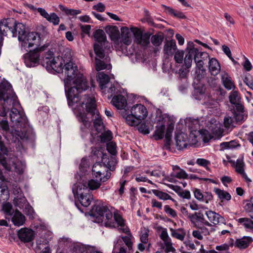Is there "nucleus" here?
I'll use <instances>...</instances> for the list:
<instances>
[{"label":"nucleus","instance_id":"obj_1","mask_svg":"<svg viewBox=\"0 0 253 253\" xmlns=\"http://www.w3.org/2000/svg\"><path fill=\"white\" fill-rule=\"evenodd\" d=\"M62 69V73L66 77L64 79L65 89L69 87L70 82L75 79L73 82L75 85L69 88L66 93L68 105L73 106L79 101V94L87 88L88 84L83 75L79 73L77 66L72 61L65 63Z\"/></svg>","mask_w":253,"mask_h":253},{"label":"nucleus","instance_id":"obj_2","mask_svg":"<svg viewBox=\"0 0 253 253\" xmlns=\"http://www.w3.org/2000/svg\"><path fill=\"white\" fill-rule=\"evenodd\" d=\"M92 212L106 227L115 228L116 225L120 227L125 225V220L118 211H114L113 216L112 212L106 206H95L92 208Z\"/></svg>","mask_w":253,"mask_h":253},{"label":"nucleus","instance_id":"obj_3","mask_svg":"<svg viewBox=\"0 0 253 253\" xmlns=\"http://www.w3.org/2000/svg\"><path fill=\"white\" fill-rule=\"evenodd\" d=\"M0 101H3L4 107L8 105H19L11 85L6 81H3L0 83Z\"/></svg>","mask_w":253,"mask_h":253},{"label":"nucleus","instance_id":"obj_4","mask_svg":"<svg viewBox=\"0 0 253 253\" xmlns=\"http://www.w3.org/2000/svg\"><path fill=\"white\" fill-rule=\"evenodd\" d=\"M85 99L86 100L84 101L82 104V105H85L86 111L88 113H90L92 115H96L95 119L93 121V125L96 131L99 132L103 130L104 126L98 112L96 109L95 99L92 97L86 96Z\"/></svg>","mask_w":253,"mask_h":253},{"label":"nucleus","instance_id":"obj_5","mask_svg":"<svg viewBox=\"0 0 253 253\" xmlns=\"http://www.w3.org/2000/svg\"><path fill=\"white\" fill-rule=\"evenodd\" d=\"M47 47V44H44L25 54L23 56V59L27 67H31L38 65L40 60V52L45 50Z\"/></svg>","mask_w":253,"mask_h":253},{"label":"nucleus","instance_id":"obj_6","mask_svg":"<svg viewBox=\"0 0 253 253\" xmlns=\"http://www.w3.org/2000/svg\"><path fill=\"white\" fill-rule=\"evenodd\" d=\"M20 46L21 50H27L34 46H38L41 44V37L37 32H28L20 41Z\"/></svg>","mask_w":253,"mask_h":253},{"label":"nucleus","instance_id":"obj_7","mask_svg":"<svg viewBox=\"0 0 253 253\" xmlns=\"http://www.w3.org/2000/svg\"><path fill=\"white\" fill-rule=\"evenodd\" d=\"M72 191L74 196H77L78 201L81 206L87 207L90 205L93 200V197L89 192L79 187L78 184H74Z\"/></svg>","mask_w":253,"mask_h":253},{"label":"nucleus","instance_id":"obj_8","mask_svg":"<svg viewBox=\"0 0 253 253\" xmlns=\"http://www.w3.org/2000/svg\"><path fill=\"white\" fill-rule=\"evenodd\" d=\"M9 115L11 121L17 126V128L24 126L26 124L27 118L23 111L12 108Z\"/></svg>","mask_w":253,"mask_h":253},{"label":"nucleus","instance_id":"obj_9","mask_svg":"<svg viewBox=\"0 0 253 253\" xmlns=\"http://www.w3.org/2000/svg\"><path fill=\"white\" fill-rule=\"evenodd\" d=\"M43 64L46 65V67H51L55 71L60 70L62 68V63H58L54 57L53 52L51 51H48L43 58Z\"/></svg>","mask_w":253,"mask_h":253},{"label":"nucleus","instance_id":"obj_10","mask_svg":"<svg viewBox=\"0 0 253 253\" xmlns=\"http://www.w3.org/2000/svg\"><path fill=\"white\" fill-rule=\"evenodd\" d=\"M190 217V220L197 228L204 225L211 226V224L205 219L204 214L201 212H195Z\"/></svg>","mask_w":253,"mask_h":253},{"label":"nucleus","instance_id":"obj_11","mask_svg":"<svg viewBox=\"0 0 253 253\" xmlns=\"http://www.w3.org/2000/svg\"><path fill=\"white\" fill-rule=\"evenodd\" d=\"M133 27H131L130 29L126 27H123L121 28V42H120V46H121L120 49H122V46L123 43L125 44L126 45H130L132 42V38L133 32L132 30V28Z\"/></svg>","mask_w":253,"mask_h":253},{"label":"nucleus","instance_id":"obj_12","mask_svg":"<svg viewBox=\"0 0 253 253\" xmlns=\"http://www.w3.org/2000/svg\"><path fill=\"white\" fill-rule=\"evenodd\" d=\"M130 112L135 118L141 121L144 119L147 116L146 108L141 104H137L133 106Z\"/></svg>","mask_w":253,"mask_h":253},{"label":"nucleus","instance_id":"obj_13","mask_svg":"<svg viewBox=\"0 0 253 253\" xmlns=\"http://www.w3.org/2000/svg\"><path fill=\"white\" fill-rule=\"evenodd\" d=\"M132 30L136 43L143 46H147L149 43V36L147 35H143L138 28H133Z\"/></svg>","mask_w":253,"mask_h":253},{"label":"nucleus","instance_id":"obj_14","mask_svg":"<svg viewBox=\"0 0 253 253\" xmlns=\"http://www.w3.org/2000/svg\"><path fill=\"white\" fill-rule=\"evenodd\" d=\"M160 237L164 242L163 249L165 253H168L175 251V249L172 246L171 240L169 236L167 229H163Z\"/></svg>","mask_w":253,"mask_h":253},{"label":"nucleus","instance_id":"obj_15","mask_svg":"<svg viewBox=\"0 0 253 253\" xmlns=\"http://www.w3.org/2000/svg\"><path fill=\"white\" fill-rule=\"evenodd\" d=\"M177 46L174 40H166L164 42L163 53L166 58L172 57L177 50Z\"/></svg>","mask_w":253,"mask_h":253},{"label":"nucleus","instance_id":"obj_16","mask_svg":"<svg viewBox=\"0 0 253 253\" xmlns=\"http://www.w3.org/2000/svg\"><path fill=\"white\" fill-rule=\"evenodd\" d=\"M17 235L21 241L24 243L30 242L35 237L34 231L28 228H21L17 233Z\"/></svg>","mask_w":253,"mask_h":253},{"label":"nucleus","instance_id":"obj_17","mask_svg":"<svg viewBox=\"0 0 253 253\" xmlns=\"http://www.w3.org/2000/svg\"><path fill=\"white\" fill-rule=\"evenodd\" d=\"M192 49L195 51L194 54V61L197 68H202L204 64V61L209 58V54L206 52L199 51L197 48L192 46Z\"/></svg>","mask_w":253,"mask_h":253},{"label":"nucleus","instance_id":"obj_18","mask_svg":"<svg viewBox=\"0 0 253 253\" xmlns=\"http://www.w3.org/2000/svg\"><path fill=\"white\" fill-rule=\"evenodd\" d=\"M120 229L122 230L123 232L126 233V235L122 236L121 239H119L124 243L125 247H127L129 250L132 249L133 245L132 239L133 238V236L129 230V229L127 226H125V225H123V227H121Z\"/></svg>","mask_w":253,"mask_h":253},{"label":"nucleus","instance_id":"obj_19","mask_svg":"<svg viewBox=\"0 0 253 253\" xmlns=\"http://www.w3.org/2000/svg\"><path fill=\"white\" fill-rule=\"evenodd\" d=\"M37 10L42 16L50 23H52L54 25L59 24L60 18L55 13L52 12L49 14L44 9L41 7L37 8Z\"/></svg>","mask_w":253,"mask_h":253},{"label":"nucleus","instance_id":"obj_20","mask_svg":"<svg viewBox=\"0 0 253 253\" xmlns=\"http://www.w3.org/2000/svg\"><path fill=\"white\" fill-rule=\"evenodd\" d=\"M101 182L100 181L92 179L84 183H77L75 184H78L79 187L89 192L90 190L93 191L98 189L101 185Z\"/></svg>","mask_w":253,"mask_h":253},{"label":"nucleus","instance_id":"obj_21","mask_svg":"<svg viewBox=\"0 0 253 253\" xmlns=\"http://www.w3.org/2000/svg\"><path fill=\"white\" fill-rule=\"evenodd\" d=\"M176 146L178 150H181L186 148L189 144L188 137L187 134L181 132L178 134L175 137Z\"/></svg>","mask_w":253,"mask_h":253},{"label":"nucleus","instance_id":"obj_22","mask_svg":"<svg viewBox=\"0 0 253 253\" xmlns=\"http://www.w3.org/2000/svg\"><path fill=\"white\" fill-rule=\"evenodd\" d=\"M107 32L109 35L111 40L114 42L115 48L118 50H120V48H121L120 42L119 41L120 32L118 27L116 26L110 27Z\"/></svg>","mask_w":253,"mask_h":253},{"label":"nucleus","instance_id":"obj_23","mask_svg":"<svg viewBox=\"0 0 253 253\" xmlns=\"http://www.w3.org/2000/svg\"><path fill=\"white\" fill-rule=\"evenodd\" d=\"M193 46L194 44L192 42H188V46L186 48L187 53L184 60V65L188 69L191 67L194 54H195V51L192 49V46Z\"/></svg>","mask_w":253,"mask_h":253},{"label":"nucleus","instance_id":"obj_24","mask_svg":"<svg viewBox=\"0 0 253 253\" xmlns=\"http://www.w3.org/2000/svg\"><path fill=\"white\" fill-rule=\"evenodd\" d=\"M102 163L106 167L107 169L113 171L115 169L117 161L115 157L108 156L107 154H103L102 157Z\"/></svg>","mask_w":253,"mask_h":253},{"label":"nucleus","instance_id":"obj_25","mask_svg":"<svg viewBox=\"0 0 253 253\" xmlns=\"http://www.w3.org/2000/svg\"><path fill=\"white\" fill-rule=\"evenodd\" d=\"M110 58L106 57L103 59H96L95 60V69L97 71H101L104 69L110 70L112 66L110 63Z\"/></svg>","mask_w":253,"mask_h":253},{"label":"nucleus","instance_id":"obj_26","mask_svg":"<svg viewBox=\"0 0 253 253\" xmlns=\"http://www.w3.org/2000/svg\"><path fill=\"white\" fill-rule=\"evenodd\" d=\"M97 81L99 84L101 89L103 92L106 91V88H107V84H109L110 78L109 76L104 72H100L97 75Z\"/></svg>","mask_w":253,"mask_h":253},{"label":"nucleus","instance_id":"obj_27","mask_svg":"<svg viewBox=\"0 0 253 253\" xmlns=\"http://www.w3.org/2000/svg\"><path fill=\"white\" fill-rule=\"evenodd\" d=\"M111 102L113 106L118 109H124L126 105V98L122 95L114 96Z\"/></svg>","mask_w":253,"mask_h":253},{"label":"nucleus","instance_id":"obj_28","mask_svg":"<svg viewBox=\"0 0 253 253\" xmlns=\"http://www.w3.org/2000/svg\"><path fill=\"white\" fill-rule=\"evenodd\" d=\"M209 70L212 76L217 75L220 71V66L217 60L214 58L210 59L209 62Z\"/></svg>","mask_w":253,"mask_h":253},{"label":"nucleus","instance_id":"obj_29","mask_svg":"<svg viewBox=\"0 0 253 253\" xmlns=\"http://www.w3.org/2000/svg\"><path fill=\"white\" fill-rule=\"evenodd\" d=\"M206 215L209 220V222H211L215 225L217 224L220 222H223L224 221L223 217L219 214L211 211H207L206 212Z\"/></svg>","mask_w":253,"mask_h":253},{"label":"nucleus","instance_id":"obj_30","mask_svg":"<svg viewBox=\"0 0 253 253\" xmlns=\"http://www.w3.org/2000/svg\"><path fill=\"white\" fill-rule=\"evenodd\" d=\"M253 242V239L249 236H244L241 239H237L235 242V246L240 249H245L249 247L250 244Z\"/></svg>","mask_w":253,"mask_h":253},{"label":"nucleus","instance_id":"obj_31","mask_svg":"<svg viewBox=\"0 0 253 253\" xmlns=\"http://www.w3.org/2000/svg\"><path fill=\"white\" fill-rule=\"evenodd\" d=\"M221 78L223 84L225 88L230 90L235 87L234 82L228 73L225 72H222Z\"/></svg>","mask_w":253,"mask_h":253},{"label":"nucleus","instance_id":"obj_32","mask_svg":"<svg viewBox=\"0 0 253 253\" xmlns=\"http://www.w3.org/2000/svg\"><path fill=\"white\" fill-rule=\"evenodd\" d=\"M169 230L170 231L171 236L172 238L180 241H184L186 236V231L183 228H180L175 229L170 228Z\"/></svg>","mask_w":253,"mask_h":253},{"label":"nucleus","instance_id":"obj_33","mask_svg":"<svg viewBox=\"0 0 253 253\" xmlns=\"http://www.w3.org/2000/svg\"><path fill=\"white\" fill-rule=\"evenodd\" d=\"M94 37L97 42L96 43L101 45H106L108 43L105 33L102 30H97L94 33Z\"/></svg>","mask_w":253,"mask_h":253},{"label":"nucleus","instance_id":"obj_34","mask_svg":"<svg viewBox=\"0 0 253 253\" xmlns=\"http://www.w3.org/2000/svg\"><path fill=\"white\" fill-rule=\"evenodd\" d=\"M25 220V216L19 211L16 210L12 218L14 225L17 226H21L24 224Z\"/></svg>","mask_w":253,"mask_h":253},{"label":"nucleus","instance_id":"obj_35","mask_svg":"<svg viewBox=\"0 0 253 253\" xmlns=\"http://www.w3.org/2000/svg\"><path fill=\"white\" fill-rule=\"evenodd\" d=\"M162 6L164 8L165 11L169 15L180 19H186V18L184 14L181 11L175 10L172 8L164 4H162Z\"/></svg>","mask_w":253,"mask_h":253},{"label":"nucleus","instance_id":"obj_36","mask_svg":"<svg viewBox=\"0 0 253 253\" xmlns=\"http://www.w3.org/2000/svg\"><path fill=\"white\" fill-rule=\"evenodd\" d=\"M172 169L173 172L171 173V176L178 179H187L188 178V174L186 171L183 169H180L177 166H173Z\"/></svg>","mask_w":253,"mask_h":253},{"label":"nucleus","instance_id":"obj_37","mask_svg":"<svg viewBox=\"0 0 253 253\" xmlns=\"http://www.w3.org/2000/svg\"><path fill=\"white\" fill-rule=\"evenodd\" d=\"M106 45H101L99 43H95L94 44V50L96 55L95 60L96 59H100L105 58L106 57H109L106 55L103 47Z\"/></svg>","mask_w":253,"mask_h":253},{"label":"nucleus","instance_id":"obj_38","mask_svg":"<svg viewBox=\"0 0 253 253\" xmlns=\"http://www.w3.org/2000/svg\"><path fill=\"white\" fill-rule=\"evenodd\" d=\"M113 253H127L126 248L120 239L114 243Z\"/></svg>","mask_w":253,"mask_h":253},{"label":"nucleus","instance_id":"obj_39","mask_svg":"<svg viewBox=\"0 0 253 253\" xmlns=\"http://www.w3.org/2000/svg\"><path fill=\"white\" fill-rule=\"evenodd\" d=\"M165 130V125L161 124L156 126V130L153 134V137L156 140L161 139L164 136V132Z\"/></svg>","mask_w":253,"mask_h":253},{"label":"nucleus","instance_id":"obj_40","mask_svg":"<svg viewBox=\"0 0 253 253\" xmlns=\"http://www.w3.org/2000/svg\"><path fill=\"white\" fill-rule=\"evenodd\" d=\"M106 167L102 163H95L92 169V171L93 175L98 176L102 171H104V169H106Z\"/></svg>","mask_w":253,"mask_h":253},{"label":"nucleus","instance_id":"obj_41","mask_svg":"<svg viewBox=\"0 0 253 253\" xmlns=\"http://www.w3.org/2000/svg\"><path fill=\"white\" fill-rule=\"evenodd\" d=\"M237 221L242 224L245 228L253 231V220L251 218L242 217L237 219Z\"/></svg>","mask_w":253,"mask_h":253},{"label":"nucleus","instance_id":"obj_42","mask_svg":"<svg viewBox=\"0 0 253 253\" xmlns=\"http://www.w3.org/2000/svg\"><path fill=\"white\" fill-rule=\"evenodd\" d=\"M214 192L217 195L218 197L222 200H225L229 201L231 198V196L228 192L221 190L220 189L214 188Z\"/></svg>","mask_w":253,"mask_h":253},{"label":"nucleus","instance_id":"obj_43","mask_svg":"<svg viewBox=\"0 0 253 253\" xmlns=\"http://www.w3.org/2000/svg\"><path fill=\"white\" fill-rule=\"evenodd\" d=\"M152 192L160 200L164 201L170 200L174 201L172 197L167 193L156 189L152 190Z\"/></svg>","mask_w":253,"mask_h":253},{"label":"nucleus","instance_id":"obj_44","mask_svg":"<svg viewBox=\"0 0 253 253\" xmlns=\"http://www.w3.org/2000/svg\"><path fill=\"white\" fill-rule=\"evenodd\" d=\"M58 6L59 9L67 15L76 16L81 13L80 10L70 9L62 4H59Z\"/></svg>","mask_w":253,"mask_h":253},{"label":"nucleus","instance_id":"obj_45","mask_svg":"<svg viewBox=\"0 0 253 253\" xmlns=\"http://www.w3.org/2000/svg\"><path fill=\"white\" fill-rule=\"evenodd\" d=\"M150 230L148 228L143 227L141 228L139 236L140 240L143 244H147L148 242V237Z\"/></svg>","mask_w":253,"mask_h":253},{"label":"nucleus","instance_id":"obj_46","mask_svg":"<svg viewBox=\"0 0 253 253\" xmlns=\"http://www.w3.org/2000/svg\"><path fill=\"white\" fill-rule=\"evenodd\" d=\"M27 200L23 194H20L14 197L13 199V204L15 206L19 208L23 207L26 203Z\"/></svg>","mask_w":253,"mask_h":253},{"label":"nucleus","instance_id":"obj_47","mask_svg":"<svg viewBox=\"0 0 253 253\" xmlns=\"http://www.w3.org/2000/svg\"><path fill=\"white\" fill-rule=\"evenodd\" d=\"M111 172L108 170V169H104V171H102L98 176L95 177L99 179V181L101 182H104L107 181L111 177Z\"/></svg>","mask_w":253,"mask_h":253},{"label":"nucleus","instance_id":"obj_48","mask_svg":"<svg viewBox=\"0 0 253 253\" xmlns=\"http://www.w3.org/2000/svg\"><path fill=\"white\" fill-rule=\"evenodd\" d=\"M245 163L242 159H237L235 165V171L239 174L245 172Z\"/></svg>","mask_w":253,"mask_h":253},{"label":"nucleus","instance_id":"obj_49","mask_svg":"<svg viewBox=\"0 0 253 253\" xmlns=\"http://www.w3.org/2000/svg\"><path fill=\"white\" fill-rule=\"evenodd\" d=\"M164 40V37L163 35L156 34L152 36L151 38V41L152 43L155 46H158L160 45Z\"/></svg>","mask_w":253,"mask_h":253},{"label":"nucleus","instance_id":"obj_50","mask_svg":"<svg viewBox=\"0 0 253 253\" xmlns=\"http://www.w3.org/2000/svg\"><path fill=\"white\" fill-rule=\"evenodd\" d=\"M126 122L129 126H137L140 123V121L135 118L131 113L126 117Z\"/></svg>","mask_w":253,"mask_h":253},{"label":"nucleus","instance_id":"obj_51","mask_svg":"<svg viewBox=\"0 0 253 253\" xmlns=\"http://www.w3.org/2000/svg\"><path fill=\"white\" fill-rule=\"evenodd\" d=\"M174 59L176 63H182L183 61L184 51L182 50H177L174 52Z\"/></svg>","mask_w":253,"mask_h":253},{"label":"nucleus","instance_id":"obj_52","mask_svg":"<svg viewBox=\"0 0 253 253\" xmlns=\"http://www.w3.org/2000/svg\"><path fill=\"white\" fill-rule=\"evenodd\" d=\"M229 100L231 103L237 104L240 102V97L237 91H232L229 95Z\"/></svg>","mask_w":253,"mask_h":253},{"label":"nucleus","instance_id":"obj_53","mask_svg":"<svg viewBox=\"0 0 253 253\" xmlns=\"http://www.w3.org/2000/svg\"><path fill=\"white\" fill-rule=\"evenodd\" d=\"M236 123L233 118L230 116H226L224 119V126L227 128H232L235 126L234 124Z\"/></svg>","mask_w":253,"mask_h":253},{"label":"nucleus","instance_id":"obj_54","mask_svg":"<svg viewBox=\"0 0 253 253\" xmlns=\"http://www.w3.org/2000/svg\"><path fill=\"white\" fill-rule=\"evenodd\" d=\"M112 138V133L110 130L105 131L100 136L101 141L103 142L111 141Z\"/></svg>","mask_w":253,"mask_h":253},{"label":"nucleus","instance_id":"obj_55","mask_svg":"<svg viewBox=\"0 0 253 253\" xmlns=\"http://www.w3.org/2000/svg\"><path fill=\"white\" fill-rule=\"evenodd\" d=\"M137 126V129L140 133L146 134L150 132L149 126L146 123L140 124Z\"/></svg>","mask_w":253,"mask_h":253},{"label":"nucleus","instance_id":"obj_56","mask_svg":"<svg viewBox=\"0 0 253 253\" xmlns=\"http://www.w3.org/2000/svg\"><path fill=\"white\" fill-rule=\"evenodd\" d=\"M11 133L13 136H15L18 139H23L26 136V133L19 129L12 130Z\"/></svg>","mask_w":253,"mask_h":253},{"label":"nucleus","instance_id":"obj_57","mask_svg":"<svg viewBox=\"0 0 253 253\" xmlns=\"http://www.w3.org/2000/svg\"><path fill=\"white\" fill-rule=\"evenodd\" d=\"M107 150L112 155H116L117 153L116 143L114 142L107 143Z\"/></svg>","mask_w":253,"mask_h":253},{"label":"nucleus","instance_id":"obj_58","mask_svg":"<svg viewBox=\"0 0 253 253\" xmlns=\"http://www.w3.org/2000/svg\"><path fill=\"white\" fill-rule=\"evenodd\" d=\"M165 212L171 217L175 218L177 216V213L175 210L171 208L169 205H166L164 207Z\"/></svg>","mask_w":253,"mask_h":253},{"label":"nucleus","instance_id":"obj_59","mask_svg":"<svg viewBox=\"0 0 253 253\" xmlns=\"http://www.w3.org/2000/svg\"><path fill=\"white\" fill-rule=\"evenodd\" d=\"M234 114V118L236 123H241L245 121L246 116L244 113H235Z\"/></svg>","mask_w":253,"mask_h":253},{"label":"nucleus","instance_id":"obj_60","mask_svg":"<svg viewBox=\"0 0 253 253\" xmlns=\"http://www.w3.org/2000/svg\"><path fill=\"white\" fill-rule=\"evenodd\" d=\"M2 210L7 215H10L13 213L12 206L9 203H6L2 206Z\"/></svg>","mask_w":253,"mask_h":253},{"label":"nucleus","instance_id":"obj_61","mask_svg":"<svg viewBox=\"0 0 253 253\" xmlns=\"http://www.w3.org/2000/svg\"><path fill=\"white\" fill-rule=\"evenodd\" d=\"M150 174L156 177H160L162 176H165V173L162 170L161 167H158L157 169L150 172Z\"/></svg>","mask_w":253,"mask_h":253},{"label":"nucleus","instance_id":"obj_62","mask_svg":"<svg viewBox=\"0 0 253 253\" xmlns=\"http://www.w3.org/2000/svg\"><path fill=\"white\" fill-rule=\"evenodd\" d=\"M244 209L249 214V216L253 213V205L249 201L245 202Z\"/></svg>","mask_w":253,"mask_h":253},{"label":"nucleus","instance_id":"obj_63","mask_svg":"<svg viewBox=\"0 0 253 253\" xmlns=\"http://www.w3.org/2000/svg\"><path fill=\"white\" fill-rule=\"evenodd\" d=\"M196 73L197 74V78L199 80H201L204 78L206 74V71L204 68V66L201 68H197V69L196 71Z\"/></svg>","mask_w":253,"mask_h":253},{"label":"nucleus","instance_id":"obj_64","mask_svg":"<svg viewBox=\"0 0 253 253\" xmlns=\"http://www.w3.org/2000/svg\"><path fill=\"white\" fill-rule=\"evenodd\" d=\"M196 163L199 166L205 167L207 169H208V166L211 164L210 162L207 160L201 158H199L196 160Z\"/></svg>","mask_w":253,"mask_h":253}]
</instances>
